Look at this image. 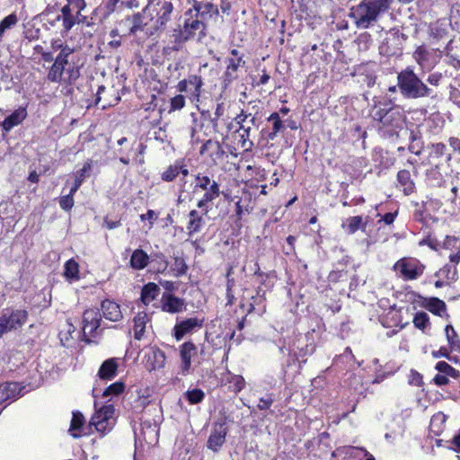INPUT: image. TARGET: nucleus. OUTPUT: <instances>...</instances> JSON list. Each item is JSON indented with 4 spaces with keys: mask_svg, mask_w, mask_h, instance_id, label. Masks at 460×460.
Segmentation results:
<instances>
[{
    "mask_svg": "<svg viewBox=\"0 0 460 460\" xmlns=\"http://www.w3.org/2000/svg\"><path fill=\"white\" fill-rule=\"evenodd\" d=\"M393 4L394 0H360L350 8L349 16L358 29L367 30L375 26Z\"/></svg>",
    "mask_w": 460,
    "mask_h": 460,
    "instance_id": "f257e3e1",
    "label": "nucleus"
},
{
    "mask_svg": "<svg viewBox=\"0 0 460 460\" xmlns=\"http://www.w3.org/2000/svg\"><path fill=\"white\" fill-rule=\"evenodd\" d=\"M372 117L378 123L379 133L387 138L397 137L406 120L403 110L397 105L381 107L376 104Z\"/></svg>",
    "mask_w": 460,
    "mask_h": 460,
    "instance_id": "f03ea898",
    "label": "nucleus"
},
{
    "mask_svg": "<svg viewBox=\"0 0 460 460\" xmlns=\"http://www.w3.org/2000/svg\"><path fill=\"white\" fill-rule=\"evenodd\" d=\"M397 86L400 93L405 99H420L430 97L435 99L437 93L429 87L411 67H406L397 75Z\"/></svg>",
    "mask_w": 460,
    "mask_h": 460,
    "instance_id": "7ed1b4c3",
    "label": "nucleus"
},
{
    "mask_svg": "<svg viewBox=\"0 0 460 460\" xmlns=\"http://www.w3.org/2000/svg\"><path fill=\"white\" fill-rule=\"evenodd\" d=\"M207 25L205 21L196 15L191 8L183 14V24L174 30V39L178 43L195 40L200 41L206 36Z\"/></svg>",
    "mask_w": 460,
    "mask_h": 460,
    "instance_id": "20e7f679",
    "label": "nucleus"
},
{
    "mask_svg": "<svg viewBox=\"0 0 460 460\" xmlns=\"http://www.w3.org/2000/svg\"><path fill=\"white\" fill-rule=\"evenodd\" d=\"M190 117L192 119L190 126V137L192 140L195 139V136L199 132H204V135L207 137L218 132L217 118H213L209 111H201L199 114L192 112Z\"/></svg>",
    "mask_w": 460,
    "mask_h": 460,
    "instance_id": "39448f33",
    "label": "nucleus"
},
{
    "mask_svg": "<svg viewBox=\"0 0 460 460\" xmlns=\"http://www.w3.org/2000/svg\"><path fill=\"white\" fill-rule=\"evenodd\" d=\"M102 316L98 309H87L83 314V335L86 342L89 337H97L102 334Z\"/></svg>",
    "mask_w": 460,
    "mask_h": 460,
    "instance_id": "423d86ee",
    "label": "nucleus"
},
{
    "mask_svg": "<svg viewBox=\"0 0 460 460\" xmlns=\"http://www.w3.org/2000/svg\"><path fill=\"white\" fill-rule=\"evenodd\" d=\"M405 279H416L422 275L424 266L416 259H402L394 265Z\"/></svg>",
    "mask_w": 460,
    "mask_h": 460,
    "instance_id": "0eeeda50",
    "label": "nucleus"
},
{
    "mask_svg": "<svg viewBox=\"0 0 460 460\" xmlns=\"http://www.w3.org/2000/svg\"><path fill=\"white\" fill-rule=\"evenodd\" d=\"M115 408L112 404L102 406L100 410L96 411L91 419L90 424L94 426L99 432H105L110 429V421L113 417Z\"/></svg>",
    "mask_w": 460,
    "mask_h": 460,
    "instance_id": "6e6552de",
    "label": "nucleus"
},
{
    "mask_svg": "<svg viewBox=\"0 0 460 460\" xmlns=\"http://www.w3.org/2000/svg\"><path fill=\"white\" fill-rule=\"evenodd\" d=\"M228 429L225 422H216L207 441V447L213 452H218L226 442Z\"/></svg>",
    "mask_w": 460,
    "mask_h": 460,
    "instance_id": "1a4fd4ad",
    "label": "nucleus"
},
{
    "mask_svg": "<svg viewBox=\"0 0 460 460\" xmlns=\"http://www.w3.org/2000/svg\"><path fill=\"white\" fill-rule=\"evenodd\" d=\"M153 7V11L155 12L156 23L159 27H164L171 20V16L173 11V4L168 0H157L155 4L154 2L147 5V8Z\"/></svg>",
    "mask_w": 460,
    "mask_h": 460,
    "instance_id": "9d476101",
    "label": "nucleus"
},
{
    "mask_svg": "<svg viewBox=\"0 0 460 460\" xmlns=\"http://www.w3.org/2000/svg\"><path fill=\"white\" fill-rule=\"evenodd\" d=\"M161 308L169 314L181 313L185 309V301L171 293H164L161 298Z\"/></svg>",
    "mask_w": 460,
    "mask_h": 460,
    "instance_id": "9b49d317",
    "label": "nucleus"
},
{
    "mask_svg": "<svg viewBox=\"0 0 460 460\" xmlns=\"http://www.w3.org/2000/svg\"><path fill=\"white\" fill-rule=\"evenodd\" d=\"M203 319L193 317L177 323L173 327L174 338L177 341H181L185 334L191 332L196 328H201L203 326Z\"/></svg>",
    "mask_w": 460,
    "mask_h": 460,
    "instance_id": "f8f14e48",
    "label": "nucleus"
},
{
    "mask_svg": "<svg viewBox=\"0 0 460 460\" xmlns=\"http://www.w3.org/2000/svg\"><path fill=\"white\" fill-rule=\"evenodd\" d=\"M8 321L9 327L13 331L21 328L28 320V312L24 309L6 308L1 313Z\"/></svg>",
    "mask_w": 460,
    "mask_h": 460,
    "instance_id": "ddd939ff",
    "label": "nucleus"
},
{
    "mask_svg": "<svg viewBox=\"0 0 460 460\" xmlns=\"http://www.w3.org/2000/svg\"><path fill=\"white\" fill-rule=\"evenodd\" d=\"M198 349L191 341H186L180 346V356L181 359V369L182 375H187L191 367V358L197 355Z\"/></svg>",
    "mask_w": 460,
    "mask_h": 460,
    "instance_id": "4468645a",
    "label": "nucleus"
},
{
    "mask_svg": "<svg viewBox=\"0 0 460 460\" xmlns=\"http://www.w3.org/2000/svg\"><path fill=\"white\" fill-rule=\"evenodd\" d=\"M204 191L202 198L197 203V208L202 211L203 215H208L211 209L210 203L220 196V185L218 182H214L209 190Z\"/></svg>",
    "mask_w": 460,
    "mask_h": 460,
    "instance_id": "2eb2a0df",
    "label": "nucleus"
},
{
    "mask_svg": "<svg viewBox=\"0 0 460 460\" xmlns=\"http://www.w3.org/2000/svg\"><path fill=\"white\" fill-rule=\"evenodd\" d=\"M191 9L193 12H195L196 15L199 16L204 21L211 19L212 17L217 16L219 14V9L217 5L210 2L193 0Z\"/></svg>",
    "mask_w": 460,
    "mask_h": 460,
    "instance_id": "dca6fc26",
    "label": "nucleus"
},
{
    "mask_svg": "<svg viewBox=\"0 0 460 460\" xmlns=\"http://www.w3.org/2000/svg\"><path fill=\"white\" fill-rule=\"evenodd\" d=\"M27 117V110L24 107H19L1 123L4 133H8L12 128L22 123Z\"/></svg>",
    "mask_w": 460,
    "mask_h": 460,
    "instance_id": "f3484780",
    "label": "nucleus"
},
{
    "mask_svg": "<svg viewBox=\"0 0 460 460\" xmlns=\"http://www.w3.org/2000/svg\"><path fill=\"white\" fill-rule=\"evenodd\" d=\"M101 310L105 319L111 322H119L123 318L120 305L114 301L105 299L101 304Z\"/></svg>",
    "mask_w": 460,
    "mask_h": 460,
    "instance_id": "a211bd4d",
    "label": "nucleus"
},
{
    "mask_svg": "<svg viewBox=\"0 0 460 460\" xmlns=\"http://www.w3.org/2000/svg\"><path fill=\"white\" fill-rule=\"evenodd\" d=\"M146 368L149 371L164 367L165 362L164 352L158 348H151L146 355Z\"/></svg>",
    "mask_w": 460,
    "mask_h": 460,
    "instance_id": "6ab92c4d",
    "label": "nucleus"
},
{
    "mask_svg": "<svg viewBox=\"0 0 460 460\" xmlns=\"http://www.w3.org/2000/svg\"><path fill=\"white\" fill-rule=\"evenodd\" d=\"M20 384L16 382H6L0 385V402L23 395Z\"/></svg>",
    "mask_w": 460,
    "mask_h": 460,
    "instance_id": "aec40b11",
    "label": "nucleus"
},
{
    "mask_svg": "<svg viewBox=\"0 0 460 460\" xmlns=\"http://www.w3.org/2000/svg\"><path fill=\"white\" fill-rule=\"evenodd\" d=\"M302 339H304V337L300 335V337L296 341L297 344L295 342L294 345H293L294 348H292V349L289 348L288 349L289 352H293L295 359L298 361L299 367H301L302 363H305L306 362V359L300 360V358H303L306 355L313 354L314 351V344H306L305 347H303V346L300 347V343H301V340ZM305 339L307 341H308V336L305 335Z\"/></svg>",
    "mask_w": 460,
    "mask_h": 460,
    "instance_id": "412c9836",
    "label": "nucleus"
},
{
    "mask_svg": "<svg viewBox=\"0 0 460 460\" xmlns=\"http://www.w3.org/2000/svg\"><path fill=\"white\" fill-rule=\"evenodd\" d=\"M205 215L202 214V211H198L196 209H192L189 212V222L187 224L188 234L190 236L194 234L200 232L202 227L205 226Z\"/></svg>",
    "mask_w": 460,
    "mask_h": 460,
    "instance_id": "4be33fe9",
    "label": "nucleus"
},
{
    "mask_svg": "<svg viewBox=\"0 0 460 460\" xmlns=\"http://www.w3.org/2000/svg\"><path fill=\"white\" fill-rule=\"evenodd\" d=\"M226 63L227 66L224 74V82L230 84L236 78V71L241 66L245 64V61L243 60V57H238L237 58H228Z\"/></svg>",
    "mask_w": 460,
    "mask_h": 460,
    "instance_id": "5701e85b",
    "label": "nucleus"
},
{
    "mask_svg": "<svg viewBox=\"0 0 460 460\" xmlns=\"http://www.w3.org/2000/svg\"><path fill=\"white\" fill-rule=\"evenodd\" d=\"M118 369V364L116 358H109L105 360L100 367L98 376L101 379H112Z\"/></svg>",
    "mask_w": 460,
    "mask_h": 460,
    "instance_id": "b1692460",
    "label": "nucleus"
},
{
    "mask_svg": "<svg viewBox=\"0 0 460 460\" xmlns=\"http://www.w3.org/2000/svg\"><path fill=\"white\" fill-rule=\"evenodd\" d=\"M397 181L402 187L405 195H410L415 190V183L411 180V173L408 170H401L397 173Z\"/></svg>",
    "mask_w": 460,
    "mask_h": 460,
    "instance_id": "393cba45",
    "label": "nucleus"
},
{
    "mask_svg": "<svg viewBox=\"0 0 460 460\" xmlns=\"http://www.w3.org/2000/svg\"><path fill=\"white\" fill-rule=\"evenodd\" d=\"M160 293V288L158 285L153 282L146 284L141 290V300L145 305H149L154 301Z\"/></svg>",
    "mask_w": 460,
    "mask_h": 460,
    "instance_id": "a878e982",
    "label": "nucleus"
},
{
    "mask_svg": "<svg viewBox=\"0 0 460 460\" xmlns=\"http://www.w3.org/2000/svg\"><path fill=\"white\" fill-rule=\"evenodd\" d=\"M366 227L367 223H363L361 216L349 217L342 225V228L349 234H355L358 230L366 231Z\"/></svg>",
    "mask_w": 460,
    "mask_h": 460,
    "instance_id": "bb28decb",
    "label": "nucleus"
},
{
    "mask_svg": "<svg viewBox=\"0 0 460 460\" xmlns=\"http://www.w3.org/2000/svg\"><path fill=\"white\" fill-rule=\"evenodd\" d=\"M423 305L430 313L438 316H443L447 311L446 303L438 297H430L426 299Z\"/></svg>",
    "mask_w": 460,
    "mask_h": 460,
    "instance_id": "cd10ccee",
    "label": "nucleus"
},
{
    "mask_svg": "<svg viewBox=\"0 0 460 460\" xmlns=\"http://www.w3.org/2000/svg\"><path fill=\"white\" fill-rule=\"evenodd\" d=\"M149 261V256L146 252L141 249H137L133 252L130 258V266L134 270L145 269Z\"/></svg>",
    "mask_w": 460,
    "mask_h": 460,
    "instance_id": "c85d7f7f",
    "label": "nucleus"
},
{
    "mask_svg": "<svg viewBox=\"0 0 460 460\" xmlns=\"http://www.w3.org/2000/svg\"><path fill=\"white\" fill-rule=\"evenodd\" d=\"M148 321L147 314L144 312H140L137 314V315L134 317V338L137 341L142 340L145 330H146V324Z\"/></svg>",
    "mask_w": 460,
    "mask_h": 460,
    "instance_id": "c756f323",
    "label": "nucleus"
},
{
    "mask_svg": "<svg viewBox=\"0 0 460 460\" xmlns=\"http://www.w3.org/2000/svg\"><path fill=\"white\" fill-rule=\"evenodd\" d=\"M92 169V161L89 160L84 163L83 168L78 170L75 174V182L71 187L70 190L72 193H75L80 186L82 185L85 177L89 176V172Z\"/></svg>",
    "mask_w": 460,
    "mask_h": 460,
    "instance_id": "7c9ffc66",
    "label": "nucleus"
},
{
    "mask_svg": "<svg viewBox=\"0 0 460 460\" xmlns=\"http://www.w3.org/2000/svg\"><path fill=\"white\" fill-rule=\"evenodd\" d=\"M358 449L352 447H344L335 449L332 456L337 460H361L356 454Z\"/></svg>",
    "mask_w": 460,
    "mask_h": 460,
    "instance_id": "2f4dec72",
    "label": "nucleus"
},
{
    "mask_svg": "<svg viewBox=\"0 0 460 460\" xmlns=\"http://www.w3.org/2000/svg\"><path fill=\"white\" fill-rule=\"evenodd\" d=\"M268 121L272 123V130L268 134V138L274 140L278 133L285 129V126L278 112L271 113L268 118Z\"/></svg>",
    "mask_w": 460,
    "mask_h": 460,
    "instance_id": "473e14b6",
    "label": "nucleus"
},
{
    "mask_svg": "<svg viewBox=\"0 0 460 460\" xmlns=\"http://www.w3.org/2000/svg\"><path fill=\"white\" fill-rule=\"evenodd\" d=\"M260 279H261V280H260L261 286H259L257 288L256 296L252 297L253 302L251 303V305H250L249 313L255 311L256 305H260L265 301V291L261 288V286H265L268 288V287H270V285L267 282L268 278L263 277V278H260Z\"/></svg>",
    "mask_w": 460,
    "mask_h": 460,
    "instance_id": "72a5a7b5",
    "label": "nucleus"
},
{
    "mask_svg": "<svg viewBox=\"0 0 460 460\" xmlns=\"http://www.w3.org/2000/svg\"><path fill=\"white\" fill-rule=\"evenodd\" d=\"M64 73H65V66L54 62L48 73L47 78L49 81H50L52 83H60L61 81L64 80L63 79Z\"/></svg>",
    "mask_w": 460,
    "mask_h": 460,
    "instance_id": "f704fd0d",
    "label": "nucleus"
},
{
    "mask_svg": "<svg viewBox=\"0 0 460 460\" xmlns=\"http://www.w3.org/2000/svg\"><path fill=\"white\" fill-rule=\"evenodd\" d=\"M186 80L189 84L190 93L193 96L199 97L200 95L201 86L203 84L201 77L197 75H191Z\"/></svg>",
    "mask_w": 460,
    "mask_h": 460,
    "instance_id": "c9c22d12",
    "label": "nucleus"
},
{
    "mask_svg": "<svg viewBox=\"0 0 460 460\" xmlns=\"http://www.w3.org/2000/svg\"><path fill=\"white\" fill-rule=\"evenodd\" d=\"M84 423V417L79 411L73 412V417L70 423L69 431L74 438H78L79 434L75 433V431H79Z\"/></svg>",
    "mask_w": 460,
    "mask_h": 460,
    "instance_id": "e433bc0d",
    "label": "nucleus"
},
{
    "mask_svg": "<svg viewBox=\"0 0 460 460\" xmlns=\"http://www.w3.org/2000/svg\"><path fill=\"white\" fill-rule=\"evenodd\" d=\"M217 182L214 180H211L208 175H204L202 173H198L195 175V186L194 190H209L212 183Z\"/></svg>",
    "mask_w": 460,
    "mask_h": 460,
    "instance_id": "4c0bfd02",
    "label": "nucleus"
},
{
    "mask_svg": "<svg viewBox=\"0 0 460 460\" xmlns=\"http://www.w3.org/2000/svg\"><path fill=\"white\" fill-rule=\"evenodd\" d=\"M78 263L75 260L70 259L65 264L64 275L68 279H78Z\"/></svg>",
    "mask_w": 460,
    "mask_h": 460,
    "instance_id": "58836bf2",
    "label": "nucleus"
},
{
    "mask_svg": "<svg viewBox=\"0 0 460 460\" xmlns=\"http://www.w3.org/2000/svg\"><path fill=\"white\" fill-rule=\"evenodd\" d=\"M446 336L452 350L460 349V340L452 325H447L445 329Z\"/></svg>",
    "mask_w": 460,
    "mask_h": 460,
    "instance_id": "ea45409f",
    "label": "nucleus"
},
{
    "mask_svg": "<svg viewBox=\"0 0 460 460\" xmlns=\"http://www.w3.org/2000/svg\"><path fill=\"white\" fill-rule=\"evenodd\" d=\"M125 389V384L123 382H115L110 385L102 393V397L106 398L109 396H118L123 393Z\"/></svg>",
    "mask_w": 460,
    "mask_h": 460,
    "instance_id": "a19ab883",
    "label": "nucleus"
},
{
    "mask_svg": "<svg viewBox=\"0 0 460 460\" xmlns=\"http://www.w3.org/2000/svg\"><path fill=\"white\" fill-rule=\"evenodd\" d=\"M184 395L190 404L199 403L205 398L204 392L199 388L187 391Z\"/></svg>",
    "mask_w": 460,
    "mask_h": 460,
    "instance_id": "79ce46f5",
    "label": "nucleus"
},
{
    "mask_svg": "<svg viewBox=\"0 0 460 460\" xmlns=\"http://www.w3.org/2000/svg\"><path fill=\"white\" fill-rule=\"evenodd\" d=\"M436 369L439 373H443L447 376H451L454 378H456L459 376V371L455 369L453 367H451L448 363L446 361H439L436 365Z\"/></svg>",
    "mask_w": 460,
    "mask_h": 460,
    "instance_id": "37998d69",
    "label": "nucleus"
},
{
    "mask_svg": "<svg viewBox=\"0 0 460 460\" xmlns=\"http://www.w3.org/2000/svg\"><path fill=\"white\" fill-rule=\"evenodd\" d=\"M180 164H172L162 173V179L164 181H172L180 174Z\"/></svg>",
    "mask_w": 460,
    "mask_h": 460,
    "instance_id": "c03bdc74",
    "label": "nucleus"
},
{
    "mask_svg": "<svg viewBox=\"0 0 460 460\" xmlns=\"http://www.w3.org/2000/svg\"><path fill=\"white\" fill-rule=\"evenodd\" d=\"M18 22V18L15 13H11L4 17L0 22V38L3 37L4 31L11 28L12 26L15 25Z\"/></svg>",
    "mask_w": 460,
    "mask_h": 460,
    "instance_id": "a18cd8bd",
    "label": "nucleus"
},
{
    "mask_svg": "<svg viewBox=\"0 0 460 460\" xmlns=\"http://www.w3.org/2000/svg\"><path fill=\"white\" fill-rule=\"evenodd\" d=\"M388 35L387 42L391 40L395 41L397 46H401L407 40V36L396 28L391 29Z\"/></svg>",
    "mask_w": 460,
    "mask_h": 460,
    "instance_id": "49530a36",
    "label": "nucleus"
},
{
    "mask_svg": "<svg viewBox=\"0 0 460 460\" xmlns=\"http://www.w3.org/2000/svg\"><path fill=\"white\" fill-rule=\"evenodd\" d=\"M172 270L175 271L174 275L176 277H181L187 273L188 265L182 257H174Z\"/></svg>",
    "mask_w": 460,
    "mask_h": 460,
    "instance_id": "de8ad7c7",
    "label": "nucleus"
},
{
    "mask_svg": "<svg viewBox=\"0 0 460 460\" xmlns=\"http://www.w3.org/2000/svg\"><path fill=\"white\" fill-rule=\"evenodd\" d=\"M74 52V49L66 45V48H62L58 55L55 58V62L58 65L66 66L68 64V58Z\"/></svg>",
    "mask_w": 460,
    "mask_h": 460,
    "instance_id": "09e8293b",
    "label": "nucleus"
},
{
    "mask_svg": "<svg viewBox=\"0 0 460 460\" xmlns=\"http://www.w3.org/2000/svg\"><path fill=\"white\" fill-rule=\"evenodd\" d=\"M438 277H445L450 280H456L457 279V270L455 266L445 265L437 273Z\"/></svg>",
    "mask_w": 460,
    "mask_h": 460,
    "instance_id": "8fccbe9b",
    "label": "nucleus"
},
{
    "mask_svg": "<svg viewBox=\"0 0 460 460\" xmlns=\"http://www.w3.org/2000/svg\"><path fill=\"white\" fill-rule=\"evenodd\" d=\"M65 73L67 75V78H65L64 81L67 82L69 84H74L80 77V67L77 66H70L69 67H65Z\"/></svg>",
    "mask_w": 460,
    "mask_h": 460,
    "instance_id": "3c124183",
    "label": "nucleus"
},
{
    "mask_svg": "<svg viewBox=\"0 0 460 460\" xmlns=\"http://www.w3.org/2000/svg\"><path fill=\"white\" fill-rule=\"evenodd\" d=\"M429 315L424 312H419L413 318L414 326L420 330H424L429 325Z\"/></svg>",
    "mask_w": 460,
    "mask_h": 460,
    "instance_id": "603ef678",
    "label": "nucleus"
},
{
    "mask_svg": "<svg viewBox=\"0 0 460 460\" xmlns=\"http://www.w3.org/2000/svg\"><path fill=\"white\" fill-rule=\"evenodd\" d=\"M185 106V97L181 94H178L170 100L169 112L180 111Z\"/></svg>",
    "mask_w": 460,
    "mask_h": 460,
    "instance_id": "864d4df0",
    "label": "nucleus"
},
{
    "mask_svg": "<svg viewBox=\"0 0 460 460\" xmlns=\"http://www.w3.org/2000/svg\"><path fill=\"white\" fill-rule=\"evenodd\" d=\"M74 195L71 190L67 195L62 196L59 199V206L62 209L69 211L74 207Z\"/></svg>",
    "mask_w": 460,
    "mask_h": 460,
    "instance_id": "5fc2aeb1",
    "label": "nucleus"
},
{
    "mask_svg": "<svg viewBox=\"0 0 460 460\" xmlns=\"http://www.w3.org/2000/svg\"><path fill=\"white\" fill-rule=\"evenodd\" d=\"M431 153L430 155L436 158H439L444 155L447 146L444 143H435L430 145Z\"/></svg>",
    "mask_w": 460,
    "mask_h": 460,
    "instance_id": "6e6d98bb",
    "label": "nucleus"
},
{
    "mask_svg": "<svg viewBox=\"0 0 460 460\" xmlns=\"http://www.w3.org/2000/svg\"><path fill=\"white\" fill-rule=\"evenodd\" d=\"M83 11H79L75 13V18L77 21V24H83L85 27H93L95 24L93 16H85L82 14Z\"/></svg>",
    "mask_w": 460,
    "mask_h": 460,
    "instance_id": "4d7b16f0",
    "label": "nucleus"
},
{
    "mask_svg": "<svg viewBox=\"0 0 460 460\" xmlns=\"http://www.w3.org/2000/svg\"><path fill=\"white\" fill-rule=\"evenodd\" d=\"M60 21H62L63 32H65V33L69 32L72 30V28L75 24H77L75 14H73L68 17L61 18Z\"/></svg>",
    "mask_w": 460,
    "mask_h": 460,
    "instance_id": "13d9d810",
    "label": "nucleus"
},
{
    "mask_svg": "<svg viewBox=\"0 0 460 460\" xmlns=\"http://www.w3.org/2000/svg\"><path fill=\"white\" fill-rule=\"evenodd\" d=\"M154 257H155L154 260L157 261V262H158L157 270L159 272H164L168 267V262H167L166 257L162 252L154 254Z\"/></svg>",
    "mask_w": 460,
    "mask_h": 460,
    "instance_id": "bf43d9fd",
    "label": "nucleus"
},
{
    "mask_svg": "<svg viewBox=\"0 0 460 460\" xmlns=\"http://www.w3.org/2000/svg\"><path fill=\"white\" fill-rule=\"evenodd\" d=\"M430 35L437 40H440L447 36V30L438 25H434L430 27Z\"/></svg>",
    "mask_w": 460,
    "mask_h": 460,
    "instance_id": "052dcab7",
    "label": "nucleus"
},
{
    "mask_svg": "<svg viewBox=\"0 0 460 460\" xmlns=\"http://www.w3.org/2000/svg\"><path fill=\"white\" fill-rule=\"evenodd\" d=\"M423 147H424V142H423V140H420V141L410 143V145L408 146V150L416 155H420L423 151Z\"/></svg>",
    "mask_w": 460,
    "mask_h": 460,
    "instance_id": "680f3d73",
    "label": "nucleus"
},
{
    "mask_svg": "<svg viewBox=\"0 0 460 460\" xmlns=\"http://www.w3.org/2000/svg\"><path fill=\"white\" fill-rule=\"evenodd\" d=\"M230 383L233 384L235 392H240L245 385L244 378L238 375L234 376L230 380Z\"/></svg>",
    "mask_w": 460,
    "mask_h": 460,
    "instance_id": "e2e57ef3",
    "label": "nucleus"
},
{
    "mask_svg": "<svg viewBox=\"0 0 460 460\" xmlns=\"http://www.w3.org/2000/svg\"><path fill=\"white\" fill-rule=\"evenodd\" d=\"M273 402H274V399H273L272 395L269 394L266 397H261L260 399L258 408L261 411L267 410L272 405Z\"/></svg>",
    "mask_w": 460,
    "mask_h": 460,
    "instance_id": "0e129e2a",
    "label": "nucleus"
},
{
    "mask_svg": "<svg viewBox=\"0 0 460 460\" xmlns=\"http://www.w3.org/2000/svg\"><path fill=\"white\" fill-rule=\"evenodd\" d=\"M8 325H9V323H8V321H7V319L5 318V316H4V315H2V314H0V338H1L4 334H5V333H7V332H9L13 331V328H12V327H9Z\"/></svg>",
    "mask_w": 460,
    "mask_h": 460,
    "instance_id": "69168bd1",
    "label": "nucleus"
},
{
    "mask_svg": "<svg viewBox=\"0 0 460 460\" xmlns=\"http://www.w3.org/2000/svg\"><path fill=\"white\" fill-rule=\"evenodd\" d=\"M448 145L453 152L460 155V138L456 137H450L448 138Z\"/></svg>",
    "mask_w": 460,
    "mask_h": 460,
    "instance_id": "338daca9",
    "label": "nucleus"
},
{
    "mask_svg": "<svg viewBox=\"0 0 460 460\" xmlns=\"http://www.w3.org/2000/svg\"><path fill=\"white\" fill-rule=\"evenodd\" d=\"M442 79V75L440 73H432L430 74L428 78L427 82L430 85L438 86Z\"/></svg>",
    "mask_w": 460,
    "mask_h": 460,
    "instance_id": "774afa93",
    "label": "nucleus"
}]
</instances>
